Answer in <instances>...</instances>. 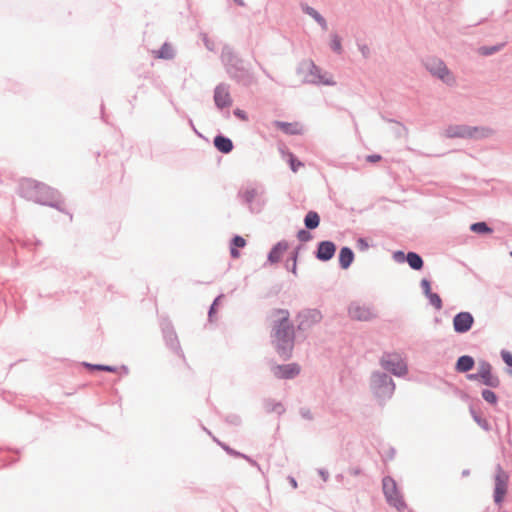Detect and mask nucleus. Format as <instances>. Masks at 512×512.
<instances>
[{"label": "nucleus", "mask_w": 512, "mask_h": 512, "mask_svg": "<svg viewBox=\"0 0 512 512\" xmlns=\"http://www.w3.org/2000/svg\"><path fill=\"white\" fill-rule=\"evenodd\" d=\"M202 428L205 432H207L208 435L212 437L213 441H215L219 446H221L222 449L225 450L229 455L234 457H241L242 453L232 449L225 443L220 442L215 436L212 435V433L206 427L203 426Z\"/></svg>", "instance_id": "obj_32"}, {"label": "nucleus", "mask_w": 512, "mask_h": 512, "mask_svg": "<svg viewBox=\"0 0 512 512\" xmlns=\"http://www.w3.org/2000/svg\"><path fill=\"white\" fill-rule=\"evenodd\" d=\"M288 480H289V483L291 484V486L296 489L297 488V481L294 477L292 476H289L288 477Z\"/></svg>", "instance_id": "obj_58"}, {"label": "nucleus", "mask_w": 512, "mask_h": 512, "mask_svg": "<svg viewBox=\"0 0 512 512\" xmlns=\"http://www.w3.org/2000/svg\"><path fill=\"white\" fill-rule=\"evenodd\" d=\"M506 43H499L492 46H481L478 48V53L482 56H491L499 51H501L505 47Z\"/></svg>", "instance_id": "obj_29"}, {"label": "nucleus", "mask_w": 512, "mask_h": 512, "mask_svg": "<svg viewBox=\"0 0 512 512\" xmlns=\"http://www.w3.org/2000/svg\"><path fill=\"white\" fill-rule=\"evenodd\" d=\"M299 249H300V247H297L291 253V256H290V259H289V260L292 261V265H290V268H291V271H292L293 274H296V270H297V258H298Z\"/></svg>", "instance_id": "obj_43"}, {"label": "nucleus", "mask_w": 512, "mask_h": 512, "mask_svg": "<svg viewBox=\"0 0 512 512\" xmlns=\"http://www.w3.org/2000/svg\"><path fill=\"white\" fill-rule=\"evenodd\" d=\"M289 165H290V169L293 171V172H297L299 167L303 166V163L301 161H299L296 156L292 153L289 154Z\"/></svg>", "instance_id": "obj_39"}, {"label": "nucleus", "mask_w": 512, "mask_h": 512, "mask_svg": "<svg viewBox=\"0 0 512 512\" xmlns=\"http://www.w3.org/2000/svg\"><path fill=\"white\" fill-rule=\"evenodd\" d=\"M492 130L485 127L469 126V125H449L444 132L447 138L461 139H482L491 135Z\"/></svg>", "instance_id": "obj_6"}, {"label": "nucleus", "mask_w": 512, "mask_h": 512, "mask_svg": "<svg viewBox=\"0 0 512 512\" xmlns=\"http://www.w3.org/2000/svg\"><path fill=\"white\" fill-rule=\"evenodd\" d=\"M301 9L305 14L312 17L316 22L322 17V15L316 9L306 3H301Z\"/></svg>", "instance_id": "obj_36"}, {"label": "nucleus", "mask_w": 512, "mask_h": 512, "mask_svg": "<svg viewBox=\"0 0 512 512\" xmlns=\"http://www.w3.org/2000/svg\"><path fill=\"white\" fill-rule=\"evenodd\" d=\"M318 473H319V475L321 476V478H322L324 481H327V480H328V478H329V473H328V471H327V470H325V469H319V470H318Z\"/></svg>", "instance_id": "obj_56"}, {"label": "nucleus", "mask_w": 512, "mask_h": 512, "mask_svg": "<svg viewBox=\"0 0 512 512\" xmlns=\"http://www.w3.org/2000/svg\"><path fill=\"white\" fill-rule=\"evenodd\" d=\"M238 5L243 6L244 3L242 0H234Z\"/></svg>", "instance_id": "obj_62"}, {"label": "nucleus", "mask_w": 512, "mask_h": 512, "mask_svg": "<svg viewBox=\"0 0 512 512\" xmlns=\"http://www.w3.org/2000/svg\"><path fill=\"white\" fill-rule=\"evenodd\" d=\"M238 5L243 6L244 3L242 0H234Z\"/></svg>", "instance_id": "obj_61"}, {"label": "nucleus", "mask_w": 512, "mask_h": 512, "mask_svg": "<svg viewBox=\"0 0 512 512\" xmlns=\"http://www.w3.org/2000/svg\"><path fill=\"white\" fill-rule=\"evenodd\" d=\"M233 114H234L237 118H239V119H241V120H243V121H246V120L248 119L246 112H245L244 110L239 109V108L235 109V110L233 111Z\"/></svg>", "instance_id": "obj_52"}, {"label": "nucleus", "mask_w": 512, "mask_h": 512, "mask_svg": "<svg viewBox=\"0 0 512 512\" xmlns=\"http://www.w3.org/2000/svg\"><path fill=\"white\" fill-rule=\"evenodd\" d=\"M429 303L437 310H440L443 306L442 299L437 293H432L427 296Z\"/></svg>", "instance_id": "obj_38"}, {"label": "nucleus", "mask_w": 512, "mask_h": 512, "mask_svg": "<svg viewBox=\"0 0 512 512\" xmlns=\"http://www.w3.org/2000/svg\"><path fill=\"white\" fill-rule=\"evenodd\" d=\"M420 286L422 288L423 294L427 297L428 295L432 294L431 291V283L428 279L424 278L420 282Z\"/></svg>", "instance_id": "obj_46"}, {"label": "nucleus", "mask_w": 512, "mask_h": 512, "mask_svg": "<svg viewBox=\"0 0 512 512\" xmlns=\"http://www.w3.org/2000/svg\"><path fill=\"white\" fill-rule=\"evenodd\" d=\"M288 247L289 244L285 240L277 242L268 253V262L271 264L278 263L281 259L283 252H285L288 249Z\"/></svg>", "instance_id": "obj_19"}, {"label": "nucleus", "mask_w": 512, "mask_h": 512, "mask_svg": "<svg viewBox=\"0 0 512 512\" xmlns=\"http://www.w3.org/2000/svg\"><path fill=\"white\" fill-rule=\"evenodd\" d=\"M226 423L233 426H240L242 423L241 417L237 414H229L225 417Z\"/></svg>", "instance_id": "obj_41"}, {"label": "nucleus", "mask_w": 512, "mask_h": 512, "mask_svg": "<svg viewBox=\"0 0 512 512\" xmlns=\"http://www.w3.org/2000/svg\"><path fill=\"white\" fill-rule=\"evenodd\" d=\"M221 59L229 77L243 86H249L252 83V73L230 46H224L221 53Z\"/></svg>", "instance_id": "obj_2"}, {"label": "nucleus", "mask_w": 512, "mask_h": 512, "mask_svg": "<svg viewBox=\"0 0 512 512\" xmlns=\"http://www.w3.org/2000/svg\"><path fill=\"white\" fill-rule=\"evenodd\" d=\"M299 249H300V247H297L291 253V256H290V259H289V260L292 261V265H290V268H291V271H292L293 274H296V270H297V258H298Z\"/></svg>", "instance_id": "obj_42"}, {"label": "nucleus", "mask_w": 512, "mask_h": 512, "mask_svg": "<svg viewBox=\"0 0 512 512\" xmlns=\"http://www.w3.org/2000/svg\"><path fill=\"white\" fill-rule=\"evenodd\" d=\"M474 317L468 311H461L453 317V329L458 334L467 333L474 324Z\"/></svg>", "instance_id": "obj_15"}, {"label": "nucleus", "mask_w": 512, "mask_h": 512, "mask_svg": "<svg viewBox=\"0 0 512 512\" xmlns=\"http://www.w3.org/2000/svg\"><path fill=\"white\" fill-rule=\"evenodd\" d=\"M467 379L470 380V381H477V380L481 381V378L479 376V372L468 374L467 375Z\"/></svg>", "instance_id": "obj_57"}, {"label": "nucleus", "mask_w": 512, "mask_h": 512, "mask_svg": "<svg viewBox=\"0 0 512 512\" xmlns=\"http://www.w3.org/2000/svg\"><path fill=\"white\" fill-rule=\"evenodd\" d=\"M356 247L358 250L364 252L369 248V244L366 238L360 237L356 241Z\"/></svg>", "instance_id": "obj_47"}, {"label": "nucleus", "mask_w": 512, "mask_h": 512, "mask_svg": "<svg viewBox=\"0 0 512 512\" xmlns=\"http://www.w3.org/2000/svg\"><path fill=\"white\" fill-rule=\"evenodd\" d=\"M297 238L301 242H307L312 238L311 233L307 229H301L297 232Z\"/></svg>", "instance_id": "obj_44"}, {"label": "nucleus", "mask_w": 512, "mask_h": 512, "mask_svg": "<svg viewBox=\"0 0 512 512\" xmlns=\"http://www.w3.org/2000/svg\"><path fill=\"white\" fill-rule=\"evenodd\" d=\"M336 250L337 246L333 241L323 240L317 244L314 256L319 261L327 262L334 257Z\"/></svg>", "instance_id": "obj_16"}, {"label": "nucleus", "mask_w": 512, "mask_h": 512, "mask_svg": "<svg viewBox=\"0 0 512 512\" xmlns=\"http://www.w3.org/2000/svg\"><path fill=\"white\" fill-rule=\"evenodd\" d=\"M354 474H355V475L359 474V470H355V471H354Z\"/></svg>", "instance_id": "obj_64"}, {"label": "nucleus", "mask_w": 512, "mask_h": 512, "mask_svg": "<svg viewBox=\"0 0 512 512\" xmlns=\"http://www.w3.org/2000/svg\"><path fill=\"white\" fill-rule=\"evenodd\" d=\"M274 124L277 128H279L285 134H288V135L299 134V129H298L296 123L294 124V123L283 122V121H275Z\"/></svg>", "instance_id": "obj_28"}, {"label": "nucleus", "mask_w": 512, "mask_h": 512, "mask_svg": "<svg viewBox=\"0 0 512 512\" xmlns=\"http://www.w3.org/2000/svg\"><path fill=\"white\" fill-rule=\"evenodd\" d=\"M475 366V360L470 355L460 356L455 364V370L459 373H467Z\"/></svg>", "instance_id": "obj_21"}, {"label": "nucleus", "mask_w": 512, "mask_h": 512, "mask_svg": "<svg viewBox=\"0 0 512 512\" xmlns=\"http://www.w3.org/2000/svg\"><path fill=\"white\" fill-rule=\"evenodd\" d=\"M423 64L427 71L431 73V75L440 79L446 85H455L456 79L451 71L447 68L443 60L436 57H428L423 61Z\"/></svg>", "instance_id": "obj_8"}, {"label": "nucleus", "mask_w": 512, "mask_h": 512, "mask_svg": "<svg viewBox=\"0 0 512 512\" xmlns=\"http://www.w3.org/2000/svg\"><path fill=\"white\" fill-rule=\"evenodd\" d=\"M354 252L350 247L343 246L339 251V265L343 270L348 269L354 261Z\"/></svg>", "instance_id": "obj_22"}, {"label": "nucleus", "mask_w": 512, "mask_h": 512, "mask_svg": "<svg viewBox=\"0 0 512 512\" xmlns=\"http://www.w3.org/2000/svg\"><path fill=\"white\" fill-rule=\"evenodd\" d=\"M213 144L215 148L223 154L230 153L234 148L232 140L222 134H218L214 137Z\"/></svg>", "instance_id": "obj_20"}, {"label": "nucleus", "mask_w": 512, "mask_h": 512, "mask_svg": "<svg viewBox=\"0 0 512 512\" xmlns=\"http://www.w3.org/2000/svg\"><path fill=\"white\" fill-rule=\"evenodd\" d=\"M272 372L279 379H293L300 373V366L296 363L275 365Z\"/></svg>", "instance_id": "obj_17"}, {"label": "nucleus", "mask_w": 512, "mask_h": 512, "mask_svg": "<svg viewBox=\"0 0 512 512\" xmlns=\"http://www.w3.org/2000/svg\"><path fill=\"white\" fill-rule=\"evenodd\" d=\"M237 198L253 214L260 213L265 204V190L262 186L246 185L238 191Z\"/></svg>", "instance_id": "obj_3"}, {"label": "nucleus", "mask_w": 512, "mask_h": 512, "mask_svg": "<svg viewBox=\"0 0 512 512\" xmlns=\"http://www.w3.org/2000/svg\"><path fill=\"white\" fill-rule=\"evenodd\" d=\"M370 387L373 395L381 405L389 400L395 391L393 379L383 371H375L372 373Z\"/></svg>", "instance_id": "obj_4"}, {"label": "nucleus", "mask_w": 512, "mask_h": 512, "mask_svg": "<svg viewBox=\"0 0 512 512\" xmlns=\"http://www.w3.org/2000/svg\"><path fill=\"white\" fill-rule=\"evenodd\" d=\"M34 202L53 207L60 212H66L64 208V200L60 192L37 181H34Z\"/></svg>", "instance_id": "obj_5"}, {"label": "nucleus", "mask_w": 512, "mask_h": 512, "mask_svg": "<svg viewBox=\"0 0 512 512\" xmlns=\"http://www.w3.org/2000/svg\"><path fill=\"white\" fill-rule=\"evenodd\" d=\"M494 480H495V488H494L493 498H494V502L497 505H500L503 502L504 497L507 493L508 480H509L508 474L503 470V468L501 467L500 464H497V466H496Z\"/></svg>", "instance_id": "obj_12"}, {"label": "nucleus", "mask_w": 512, "mask_h": 512, "mask_svg": "<svg viewBox=\"0 0 512 512\" xmlns=\"http://www.w3.org/2000/svg\"><path fill=\"white\" fill-rule=\"evenodd\" d=\"M481 395L482 398L491 405H495L498 402L497 395L490 389H483Z\"/></svg>", "instance_id": "obj_35"}, {"label": "nucleus", "mask_w": 512, "mask_h": 512, "mask_svg": "<svg viewBox=\"0 0 512 512\" xmlns=\"http://www.w3.org/2000/svg\"><path fill=\"white\" fill-rule=\"evenodd\" d=\"M491 371H492V366L489 362H487L485 360L479 362L478 372H479L480 377L485 375L486 373L491 372Z\"/></svg>", "instance_id": "obj_40"}, {"label": "nucleus", "mask_w": 512, "mask_h": 512, "mask_svg": "<svg viewBox=\"0 0 512 512\" xmlns=\"http://www.w3.org/2000/svg\"><path fill=\"white\" fill-rule=\"evenodd\" d=\"M382 489L385 499L390 506H393L398 511L406 508V503L397 487V483L391 476H385L382 479Z\"/></svg>", "instance_id": "obj_9"}, {"label": "nucleus", "mask_w": 512, "mask_h": 512, "mask_svg": "<svg viewBox=\"0 0 512 512\" xmlns=\"http://www.w3.org/2000/svg\"><path fill=\"white\" fill-rule=\"evenodd\" d=\"M317 23L320 25L322 30L326 31L328 29L327 21L323 16L320 19H318Z\"/></svg>", "instance_id": "obj_54"}, {"label": "nucleus", "mask_w": 512, "mask_h": 512, "mask_svg": "<svg viewBox=\"0 0 512 512\" xmlns=\"http://www.w3.org/2000/svg\"><path fill=\"white\" fill-rule=\"evenodd\" d=\"M246 245V241L242 236L235 235L231 239L230 243V254L232 258H238L240 256V253L238 251V248H243Z\"/></svg>", "instance_id": "obj_26"}, {"label": "nucleus", "mask_w": 512, "mask_h": 512, "mask_svg": "<svg viewBox=\"0 0 512 512\" xmlns=\"http://www.w3.org/2000/svg\"><path fill=\"white\" fill-rule=\"evenodd\" d=\"M161 329L163 333L166 345L177 355L184 357L181 349L177 334L173 328L172 323L169 320H163L161 322Z\"/></svg>", "instance_id": "obj_14"}, {"label": "nucleus", "mask_w": 512, "mask_h": 512, "mask_svg": "<svg viewBox=\"0 0 512 512\" xmlns=\"http://www.w3.org/2000/svg\"><path fill=\"white\" fill-rule=\"evenodd\" d=\"M241 457L244 458L245 460H247L252 466L257 467L260 470V466L258 465V463L255 460H253L251 457H249L245 454H242Z\"/></svg>", "instance_id": "obj_55"}, {"label": "nucleus", "mask_w": 512, "mask_h": 512, "mask_svg": "<svg viewBox=\"0 0 512 512\" xmlns=\"http://www.w3.org/2000/svg\"><path fill=\"white\" fill-rule=\"evenodd\" d=\"M320 224V216L316 211H309L304 217V225L307 230H314Z\"/></svg>", "instance_id": "obj_25"}, {"label": "nucleus", "mask_w": 512, "mask_h": 512, "mask_svg": "<svg viewBox=\"0 0 512 512\" xmlns=\"http://www.w3.org/2000/svg\"><path fill=\"white\" fill-rule=\"evenodd\" d=\"M406 262L408 263L410 268L415 271L421 270L424 266V261L422 257L418 253L413 251L408 252Z\"/></svg>", "instance_id": "obj_24"}, {"label": "nucleus", "mask_w": 512, "mask_h": 512, "mask_svg": "<svg viewBox=\"0 0 512 512\" xmlns=\"http://www.w3.org/2000/svg\"><path fill=\"white\" fill-rule=\"evenodd\" d=\"M222 297H223V295H222V294H221V295H219V296H217V297L214 299L213 303L211 304V306H210V308H209V311H208V317H209V319H210V320H212V316H213V314L216 312V306L218 305V302H219V300H220Z\"/></svg>", "instance_id": "obj_49"}, {"label": "nucleus", "mask_w": 512, "mask_h": 512, "mask_svg": "<svg viewBox=\"0 0 512 512\" xmlns=\"http://www.w3.org/2000/svg\"><path fill=\"white\" fill-rule=\"evenodd\" d=\"M381 159H382V157L379 154H372V155H368L366 157L367 162H370V163H376V162L380 161Z\"/></svg>", "instance_id": "obj_53"}, {"label": "nucleus", "mask_w": 512, "mask_h": 512, "mask_svg": "<svg viewBox=\"0 0 512 512\" xmlns=\"http://www.w3.org/2000/svg\"><path fill=\"white\" fill-rule=\"evenodd\" d=\"M101 113H102V119L104 120V105H101Z\"/></svg>", "instance_id": "obj_63"}, {"label": "nucleus", "mask_w": 512, "mask_h": 512, "mask_svg": "<svg viewBox=\"0 0 512 512\" xmlns=\"http://www.w3.org/2000/svg\"><path fill=\"white\" fill-rule=\"evenodd\" d=\"M270 316L273 318L272 342L278 355L283 360H288L292 356L295 342V329L289 319L290 313L287 309H273Z\"/></svg>", "instance_id": "obj_1"}, {"label": "nucleus", "mask_w": 512, "mask_h": 512, "mask_svg": "<svg viewBox=\"0 0 512 512\" xmlns=\"http://www.w3.org/2000/svg\"><path fill=\"white\" fill-rule=\"evenodd\" d=\"M155 57L164 60H171L175 57V50L171 44L165 42L161 48L154 52Z\"/></svg>", "instance_id": "obj_23"}, {"label": "nucleus", "mask_w": 512, "mask_h": 512, "mask_svg": "<svg viewBox=\"0 0 512 512\" xmlns=\"http://www.w3.org/2000/svg\"><path fill=\"white\" fill-rule=\"evenodd\" d=\"M470 230L477 234H489L493 232V229L484 221L475 222L471 224Z\"/></svg>", "instance_id": "obj_31"}, {"label": "nucleus", "mask_w": 512, "mask_h": 512, "mask_svg": "<svg viewBox=\"0 0 512 512\" xmlns=\"http://www.w3.org/2000/svg\"><path fill=\"white\" fill-rule=\"evenodd\" d=\"M481 383L491 388H497L500 385V379L498 376L493 375L492 371L481 376Z\"/></svg>", "instance_id": "obj_30"}, {"label": "nucleus", "mask_w": 512, "mask_h": 512, "mask_svg": "<svg viewBox=\"0 0 512 512\" xmlns=\"http://www.w3.org/2000/svg\"><path fill=\"white\" fill-rule=\"evenodd\" d=\"M214 102L217 108L223 109L231 106L232 99L229 92V86L221 83L215 87Z\"/></svg>", "instance_id": "obj_18"}, {"label": "nucleus", "mask_w": 512, "mask_h": 512, "mask_svg": "<svg viewBox=\"0 0 512 512\" xmlns=\"http://www.w3.org/2000/svg\"><path fill=\"white\" fill-rule=\"evenodd\" d=\"M330 48L337 54H341L343 51L341 38L336 33L331 34Z\"/></svg>", "instance_id": "obj_33"}, {"label": "nucleus", "mask_w": 512, "mask_h": 512, "mask_svg": "<svg viewBox=\"0 0 512 512\" xmlns=\"http://www.w3.org/2000/svg\"><path fill=\"white\" fill-rule=\"evenodd\" d=\"M461 474H462L463 477H467V476L470 475V470L469 469H464Z\"/></svg>", "instance_id": "obj_60"}, {"label": "nucleus", "mask_w": 512, "mask_h": 512, "mask_svg": "<svg viewBox=\"0 0 512 512\" xmlns=\"http://www.w3.org/2000/svg\"><path fill=\"white\" fill-rule=\"evenodd\" d=\"M407 256L408 253H404L403 251L398 250L393 253L392 258L397 263H403L406 262Z\"/></svg>", "instance_id": "obj_45"}, {"label": "nucleus", "mask_w": 512, "mask_h": 512, "mask_svg": "<svg viewBox=\"0 0 512 512\" xmlns=\"http://www.w3.org/2000/svg\"><path fill=\"white\" fill-rule=\"evenodd\" d=\"M83 365L90 370H99L106 372H116V367L110 365H102V364H91L84 362Z\"/></svg>", "instance_id": "obj_34"}, {"label": "nucleus", "mask_w": 512, "mask_h": 512, "mask_svg": "<svg viewBox=\"0 0 512 512\" xmlns=\"http://www.w3.org/2000/svg\"><path fill=\"white\" fill-rule=\"evenodd\" d=\"M348 315L356 321H370L376 317L372 306L353 301L348 306Z\"/></svg>", "instance_id": "obj_13"}, {"label": "nucleus", "mask_w": 512, "mask_h": 512, "mask_svg": "<svg viewBox=\"0 0 512 512\" xmlns=\"http://www.w3.org/2000/svg\"><path fill=\"white\" fill-rule=\"evenodd\" d=\"M299 412H300V415L302 416V418H304L306 420L313 419V415L308 408L302 407Z\"/></svg>", "instance_id": "obj_51"}, {"label": "nucleus", "mask_w": 512, "mask_h": 512, "mask_svg": "<svg viewBox=\"0 0 512 512\" xmlns=\"http://www.w3.org/2000/svg\"><path fill=\"white\" fill-rule=\"evenodd\" d=\"M358 49L364 58H368L370 55V48L366 44H358Z\"/></svg>", "instance_id": "obj_50"}, {"label": "nucleus", "mask_w": 512, "mask_h": 512, "mask_svg": "<svg viewBox=\"0 0 512 512\" xmlns=\"http://www.w3.org/2000/svg\"><path fill=\"white\" fill-rule=\"evenodd\" d=\"M307 70L308 73L304 78V82L310 84H322L326 86H334L336 82L328 73H322L321 68L318 67L313 61H305L300 64L298 71Z\"/></svg>", "instance_id": "obj_7"}, {"label": "nucleus", "mask_w": 512, "mask_h": 512, "mask_svg": "<svg viewBox=\"0 0 512 512\" xmlns=\"http://www.w3.org/2000/svg\"><path fill=\"white\" fill-rule=\"evenodd\" d=\"M263 405H264L266 412H268V413L275 412L278 415H281L282 413L285 412V408L282 405V403L276 402L272 399H265L263 402Z\"/></svg>", "instance_id": "obj_27"}, {"label": "nucleus", "mask_w": 512, "mask_h": 512, "mask_svg": "<svg viewBox=\"0 0 512 512\" xmlns=\"http://www.w3.org/2000/svg\"><path fill=\"white\" fill-rule=\"evenodd\" d=\"M501 358L507 366L512 367V353L511 352H509L507 350H502Z\"/></svg>", "instance_id": "obj_48"}, {"label": "nucleus", "mask_w": 512, "mask_h": 512, "mask_svg": "<svg viewBox=\"0 0 512 512\" xmlns=\"http://www.w3.org/2000/svg\"><path fill=\"white\" fill-rule=\"evenodd\" d=\"M471 414H472V417H473L474 421L482 429H484L485 431H489L491 429V426H490L489 422L485 418H483L480 415H478L473 409H471Z\"/></svg>", "instance_id": "obj_37"}, {"label": "nucleus", "mask_w": 512, "mask_h": 512, "mask_svg": "<svg viewBox=\"0 0 512 512\" xmlns=\"http://www.w3.org/2000/svg\"><path fill=\"white\" fill-rule=\"evenodd\" d=\"M188 124H189V126L192 128V130H193L196 134H198V135H199V132L196 130V128H195V126H194V123H193V121H192V119H191V118H188Z\"/></svg>", "instance_id": "obj_59"}, {"label": "nucleus", "mask_w": 512, "mask_h": 512, "mask_svg": "<svg viewBox=\"0 0 512 512\" xmlns=\"http://www.w3.org/2000/svg\"><path fill=\"white\" fill-rule=\"evenodd\" d=\"M381 367L391 374L402 377L408 372V367L399 354L385 353L380 359Z\"/></svg>", "instance_id": "obj_10"}, {"label": "nucleus", "mask_w": 512, "mask_h": 512, "mask_svg": "<svg viewBox=\"0 0 512 512\" xmlns=\"http://www.w3.org/2000/svg\"><path fill=\"white\" fill-rule=\"evenodd\" d=\"M323 316L318 309H304L297 314V331L308 332L312 327L321 322Z\"/></svg>", "instance_id": "obj_11"}]
</instances>
